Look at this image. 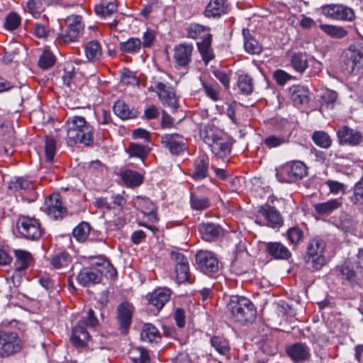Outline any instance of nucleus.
<instances>
[{"label":"nucleus","mask_w":363,"mask_h":363,"mask_svg":"<svg viewBox=\"0 0 363 363\" xmlns=\"http://www.w3.org/2000/svg\"><path fill=\"white\" fill-rule=\"evenodd\" d=\"M286 352L294 363H304L311 358V349L303 342H296L289 345Z\"/></svg>","instance_id":"obj_16"},{"label":"nucleus","mask_w":363,"mask_h":363,"mask_svg":"<svg viewBox=\"0 0 363 363\" xmlns=\"http://www.w3.org/2000/svg\"><path fill=\"white\" fill-rule=\"evenodd\" d=\"M140 337L142 340L149 342H157V340L160 338L159 330L150 323L143 325Z\"/></svg>","instance_id":"obj_39"},{"label":"nucleus","mask_w":363,"mask_h":363,"mask_svg":"<svg viewBox=\"0 0 363 363\" xmlns=\"http://www.w3.org/2000/svg\"><path fill=\"white\" fill-rule=\"evenodd\" d=\"M122 180L127 186H138L143 183V176L137 172L126 170L121 175Z\"/></svg>","instance_id":"obj_41"},{"label":"nucleus","mask_w":363,"mask_h":363,"mask_svg":"<svg viewBox=\"0 0 363 363\" xmlns=\"http://www.w3.org/2000/svg\"><path fill=\"white\" fill-rule=\"evenodd\" d=\"M151 148L147 145L130 143L127 149V152L130 157H137L143 160L150 152Z\"/></svg>","instance_id":"obj_35"},{"label":"nucleus","mask_w":363,"mask_h":363,"mask_svg":"<svg viewBox=\"0 0 363 363\" xmlns=\"http://www.w3.org/2000/svg\"><path fill=\"white\" fill-rule=\"evenodd\" d=\"M337 98L336 92L330 90L326 91L322 96V106H325L327 108H333Z\"/></svg>","instance_id":"obj_60"},{"label":"nucleus","mask_w":363,"mask_h":363,"mask_svg":"<svg viewBox=\"0 0 363 363\" xmlns=\"http://www.w3.org/2000/svg\"><path fill=\"white\" fill-rule=\"evenodd\" d=\"M90 229L88 223L82 222L73 229V237L79 242H84L89 235Z\"/></svg>","instance_id":"obj_49"},{"label":"nucleus","mask_w":363,"mask_h":363,"mask_svg":"<svg viewBox=\"0 0 363 363\" xmlns=\"http://www.w3.org/2000/svg\"><path fill=\"white\" fill-rule=\"evenodd\" d=\"M258 212L265 218L268 226L279 228L283 225L282 217L274 207L264 204L259 207Z\"/></svg>","instance_id":"obj_21"},{"label":"nucleus","mask_w":363,"mask_h":363,"mask_svg":"<svg viewBox=\"0 0 363 363\" xmlns=\"http://www.w3.org/2000/svg\"><path fill=\"white\" fill-rule=\"evenodd\" d=\"M19 233L25 238L36 240L42 236V228L40 221L32 217L21 216L17 221Z\"/></svg>","instance_id":"obj_7"},{"label":"nucleus","mask_w":363,"mask_h":363,"mask_svg":"<svg viewBox=\"0 0 363 363\" xmlns=\"http://www.w3.org/2000/svg\"><path fill=\"white\" fill-rule=\"evenodd\" d=\"M102 273L95 268L83 269L77 276V281L83 286L96 284L101 281Z\"/></svg>","instance_id":"obj_22"},{"label":"nucleus","mask_w":363,"mask_h":363,"mask_svg":"<svg viewBox=\"0 0 363 363\" xmlns=\"http://www.w3.org/2000/svg\"><path fill=\"white\" fill-rule=\"evenodd\" d=\"M172 291L167 287H158L152 292L147 294L146 297L150 304L157 310H161L169 301Z\"/></svg>","instance_id":"obj_19"},{"label":"nucleus","mask_w":363,"mask_h":363,"mask_svg":"<svg viewBox=\"0 0 363 363\" xmlns=\"http://www.w3.org/2000/svg\"><path fill=\"white\" fill-rule=\"evenodd\" d=\"M45 211L54 220L62 219L66 215V208L58 194H52L45 200Z\"/></svg>","instance_id":"obj_17"},{"label":"nucleus","mask_w":363,"mask_h":363,"mask_svg":"<svg viewBox=\"0 0 363 363\" xmlns=\"http://www.w3.org/2000/svg\"><path fill=\"white\" fill-rule=\"evenodd\" d=\"M99 322L92 309H89L86 315L83 316L78 323L72 328L70 341L76 347L86 346L90 335L87 328L96 329Z\"/></svg>","instance_id":"obj_3"},{"label":"nucleus","mask_w":363,"mask_h":363,"mask_svg":"<svg viewBox=\"0 0 363 363\" xmlns=\"http://www.w3.org/2000/svg\"><path fill=\"white\" fill-rule=\"evenodd\" d=\"M203 240L211 242L222 234V228L214 223H203L199 226Z\"/></svg>","instance_id":"obj_29"},{"label":"nucleus","mask_w":363,"mask_h":363,"mask_svg":"<svg viewBox=\"0 0 363 363\" xmlns=\"http://www.w3.org/2000/svg\"><path fill=\"white\" fill-rule=\"evenodd\" d=\"M161 144L173 155H179L186 150L184 138L178 133H167L162 135Z\"/></svg>","instance_id":"obj_11"},{"label":"nucleus","mask_w":363,"mask_h":363,"mask_svg":"<svg viewBox=\"0 0 363 363\" xmlns=\"http://www.w3.org/2000/svg\"><path fill=\"white\" fill-rule=\"evenodd\" d=\"M342 206L339 199H332L325 202L315 203L313 207L315 212L320 215H329Z\"/></svg>","instance_id":"obj_31"},{"label":"nucleus","mask_w":363,"mask_h":363,"mask_svg":"<svg viewBox=\"0 0 363 363\" xmlns=\"http://www.w3.org/2000/svg\"><path fill=\"white\" fill-rule=\"evenodd\" d=\"M326 247L325 242L320 238H313L308 244L305 261L308 267L313 271L320 270L325 264L324 255Z\"/></svg>","instance_id":"obj_5"},{"label":"nucleus","mask_w":363,"mask_h":363,"mask_svg":"<svg viewBox=\"0 0 363 363\" xmlns=\"http://www.w3.org/2000/svg\"><path fill=\"white\" fill-rule=\"evenodd\" d=\"M350 200L353 205L361 207L363 211V174L361 179L354 185Z\"/></svg>","instance_id":"obj_46"},{"label":"nucleus","mask_w":363,"mask_h":363,"mask_svg":"<svg viewBox=\"0 0 363 363\" xmlns=\"http://www.w3.org/2000/svg\"><path fill=\"white\" fill-rule=\"evenodd\" d=\"M291 63L294 69L300 73H303L308 66L307 57L303 53L293 55Z\"/></svg>","instance_id":"obj_48"},{"label":"nucleus","mask_w":363,"mask_h":363,"mask_svg":"<svg viewBox=\"0 0 363 363\" xmlns=\"http://www.w3.org/2000/svg\"><path fill=\"white\" fill-rule=\"evenodd\" d=\"M209 158L206 154H200L194 162V169L190 177L196 182L208 176Z\"/></svg>","instance_id":"obj_20"},{"label":"nucleus","mask_w":363,"mask_h":363,"mask_svg":"<svg viewBox=\"0 0 363 363\" xmlns=\"http://www.w3.org/2000/svg\"><path fill=\"white\" fill-rule=\"evenodd\" d=\"M150 89L157 93L164 106L172 110H176L178 108V99L171 86L162 82L155 80Z\"/></svg>","instance_id":"obj_9"},{"label":"nucleus","mask_w":363,"mask_h":363,"mask_svg":"<svg viewBox=\"0 0 363 363\" xmlns=\"http://www.w3.org/2000/svg\"><path fill=\"white\" fill-rule=\"evenodd\" d=\"M196 262L199 269L206 274H213L218 270V259L211 252L204 250L197 252Z\"/></svg>","instance_id":"obj_14"},{"label":"nucleus","mask_w":363,"mask_h":363,"mask_svg":"<svg viewBox=\"0 0 363 363\" xmlns=\"http://www.w3.org/2000/svg\"><path fill=\"white\" fill-rule=\"evenodd\" d=\"M170 259L174 266V274L178 283H184L189 278V264L182 253L172 252Z\"/></svg>","instance_id":"obj_13"},{"label":"nucleus","mask_w":363,"mask_h":363,"mask_svg":"<svg viewBox=\"0 0 363 363\" xmlns=\"http://www.w3.org/2000/svg\"><path fill=\"white\" fill-rule=\"evenodd\" d=\"M201 85L206 96L213 101L220 99V87L213 81H202Z\"/></svg>","instance_id":"obj_34"},{"label":"nucleus","mask_w":363,"mask_h":363,"mask_svg":"<svg viewBox=\"0 0 363 363\" xmlns=\"http://www.w3.org/2000/svg\"><path fill=\"white\" fill-rule=\"evenodd\" d=\"M70 262L69 255L66 252H60L52 257L50 263L54 268L60 269L67 267Z\"/></svg>","instance_id":"obj_53"},{"label":"nucleus","mask_w":363,"mask_h":363,"mask_svg":"<svg viewBox=\"0 0 363 363\" xmlns=\"http://www.w3.org/2000/svg\"><path fill=\"white\" fill-rule=\"evenodd\" d=\"M55 63L54 55L48 50H45L40 55L38 65L43 69H48L52 67Z\"/></svg>","instance_id":"obj_59"},{"label":"nucleus","mask_w":363,"mask_h":363,"mask_svg":"<svg viewBox=\"0 0 363 363\" xmlns=\"http://www.w3.org/2000/svg\"><path fill=\"white\" fill-rule=\"evenodd\" d=\"M204 143L211 148L212 153L218 158H225L231 152L230 141L216 132L212 128H206L202 133Z\"/></svg>","instance_id":"obj_4"},{"label":"nucleus","mask_w":363,"mask_h":363,"mask_svg":"<svg viewBox=\"0 0 363 363\" xmlns=\"http://www.w3.org/2000/svg\"><path fill=\"white\" fill-rule=\"evenodd\" d=\"M117 4L115 1H102L96 5L94 11L97 16L106 17L117 11Z\"/></svg>","instance_id":"obj_43"},{"label":"nucleus","mask_w":363,"mask_h":363,"mask_svg":"<svg viewBox=\"0 0 363 363\" xmlns=\"http://www.w3.org/2000/svg\"><path fill=\"white\" fill-rule=\"evenodd\" d=\"M312 139L316 145L322 148H328L332 144L330 137L324 131H315L313 134Z\"/></svg>","instance_id":"obj_54"},{"label":"nucleus","mask_w":363,"mask_h":363,"mask_svg":"<svg viewBox=\"0 0 363 363\" xmlns=\"http://www.w3.org/2000/svg\"><path fill=\"white\" fill-rule=\"evenodd\" d=\"M142 46L141 40L138 38H130L125 42L120 43V50L125 53H138Z\"/></svg>","instance_id":"obj_44"},{"label":"nucleus","mask_w":363,"mask_h":363,"mask_svg":"<svg viewBox=\"0 0 363 363\" xmlns=\"http://www.w3.org/2000/svg\"><path fill=\"white\" fill-rule=\"evenodd\" d=\"M325 184L330 189V192L334 195L345 194V185L337 181L329 179L325 182Z\"/></svg>","instance_id":"obj_62"},{"label":"nucleus","mask_w":363,"mask_h":363,"mask_svg":"<svg viewBox=\"0 0 363 363\" xmlns=\"http://www.w3.org/2000/svg\"><path fill=\"white\" fill-rule=\"evenodd\" d=\"M357 223L350 215L342 214L337 227L345 234H352L355 230Z\"/></svg>","instance_id":"obj_42"},{"label":"nucleus","mask_w":363,"mask_h":363,"mask_svg":"<svg viewBox=\"0 0 363 363\" xmlns=\"http://www.w3.org/2000/svg\"><path fill=\"white\" fill-rule=\"evenodd\" d=\"M14 255L16 260L14 262V268L16 272H21L28 269L34 264V259L32 255L26 250H15Z\"/></svg>","instance_id":"obj_25"},{"label":"nucleus","mask_w":363,"mask_h":363,"mask_svg":"<svg viewBox=\"0 0 363 363\" xmlns=\"http://www.w3.org/2000/svg\"><path fill=\"white\" fill-rule=\"evenodd\" d=\"M188 37L193 39L201 38L202 40H206L209 37L212 39V35L209 33V30L200 24H191L188 28Z\"/></svg>","instance_id":"obj_36"},{"label":"nucleus","mask_w":363,"mask_h":363,"mask_svg":"<svg viewBox=\"0 0 363 363\" xmlns=\"http://www.w3.org/2000/svg\"><path fill=\"white\" fill-rule=\"evenodd\" d=\"M211 40L212 39H209L208 37L206 40L197 43L198 50L206 65L214 58V54L211 48Z\"/></svg>","instance_id":"obj_40"},{"label":"nucleus","mask_w":363,"mask_h":363,"mask_svg":"<svg viewBox=\"0 0 363 363\" xmlns=\"http://www.w3.org/2000/svg\"><path fill=\"white\" fill-rule=\"evenodd\" d=\"M21 18L20 15L16 12H10L5 18L4 28L7 30H14L21 24Z\"/></svg>","instance_id":"obj_56"},{"label":"nucleus","mask_w":363,"mask_h":363,"mask_svg":"<svg viewBox=\"0 0 363 363\" xmlns=\"http://www.w3.org/2000/svg\"><path fill=\"white\" fill-rule=\"evenodd\" d=\"M228 5L226 0H211L206 6L205 15L207 17H218L225 13Z\"/></svg>","instance_id":"obj_30"},{"label":"nucleus","mask_w":363,"mask_h":363,"mask_svg":"<svg viewBox=\"0 0 363 363\" xmlns=\"http://www.w3.org/2000/svg\"><path fill=\"white\" fill-rule=\"evenodd\" d=\"M50 30L45 26L38 23L34 24L33 33L39 38H45L49 36Z\"/></svg>","instance_id":"obj_64"},{"label":"nucleus","mask_w":363,"mask_h":363,"mask_svg":"<svg viewBox=\"0 0 363 363\" xmlns=\"http://www.w3.org/2000/svg\"><path fill=\"white\" fill-rule=\"evenodd\" d=\"M337 135L340 144L357 145L362 140V134L347 126L342 127L337 132Z\"/></svg>","instance_id":"obj_23"},{"label":"nucleus","mask_w":363,"mask_h":363,"mask_svg":"<svg viewBox=\"0 0 363 363\" xmlns=\"http://www.w3.org/2000/svg\"><path fill=\"white\" fill-rule=\"evenodd\" d=\"M45 0H28L24 9L37 18L44 10Z\"/></svg>","instance_id":"obj_51"},{"label":"nucleus","mask_w":363,"mask_h":363,"mask_svg":"<svg viewBox=\"0 0 363 363\" xmlns=\"http://www.w3.org/2000/svg\"><path fill=\"white\" fill-rule=\"evenodd\" d=\"M129 356L133 363H150L148 352L143 347H133L129 352Z\"/></svg>","instance_id":"obj_45"},{"label":"nucleus","mask_w":363,"mask_h":363,"mask_svg":"<svg viewBox=\"0 0 363 363\" xmlns=\"http://www.w3.org/2000/svg\"><path fill=\"white\" fill-rule=\"evenodd\" d=\"M244 38V48L245 50L252 55L259 54L262 52V47L259 43L250 35L248 29L242 30Z\"/></svg>","instance_id":"obj_33"},{"label":"nucleus","mask_w":363,"mask_h":363,"mask_svg":"<svg viewBox=\"0 0 363 363\" xmlns=\"http://www.w3.org/2000/svg\"><path fill=\"white\" fill-rule=\"evenodd\" d=\"M191 207L196 211H203L208 208L211 202L206 197L197 196L195 194L191 193L190 197Z\"/></svg>","instance_id":"obj_50"},{"label":"nucleus","mask_w":363,"mask_h":363,"mask_svg":"<svg viewBox=\"0 0 363 363\" xmlns=\"http://www.w3.org/2000/svg\"><path fill=\"white\" fill-rule=\"evenodd\" d=\"M211 343L219 354L223 355L228 354L230 347L225 339L214 336L211 338Z\"/></svg>","instance_id":"obj_57"},{"label":"nucleus","mask_w":363,"mask_h":363,"mask_svg":"<svg viewBox=\"0 0 363 363\" xmlns=\"http://www.w3.org/2000/svg\"><path fill=\"white\" fill-rule=\"evenodd\" d=\"M133 307L128 303H121L118 308V320L122 333H126L131 323Z\"/></svg>","instance_id":"obj_24"},{"label":"nucleus","mask_w":363,"mask_h":363,"mask_svg":"<svg viewBox=\"0 0 363 363\" xmlns=\"http://www.w3.org/2000/svg\"><path fill=\"white\" fill-rule=\"evenodd\" d=\"M266 252L277 259H287L291 256L289 250L280 242H270L266 244Z\"/></svg>","instance_id":"obj_26"},{"label":"nucleus","mask_w":363,"mask_h":363,"mask_svg":"<svg viewBox=\"0 0 363 363\" xmlns=\"http://www.w3.org/2000/svg\"><path fill=\"white\" fill-rule=\"evenodd\" d=\"M114 113L122 119H128L135 117V113L128 106L122 101H118L113 106Z\"/></svg>","instance_id":"obj_47"},{"label":"nucleus","mask_w":363,"mask_h":363,"mask_svg":"<svg viewBox=\"0 0 363 363\" xmlns=\"http://www.w3.org/2000/svg\"><path fill=\"white\" fill-rule=\"evenodd\" d=\"M336 270L341 279L346 281L350 286H359L361 278L352 267L346 264L337 266Z\"/></svg>","instance_id":"obj_27"},{"label":"nucleus","mask_w":363,"mask_h":363,"mask_svg":"<svg viewBox=\"0 0 363 363\" xmlns=\"http://www.w3.org/2000/svg\"><path fill=\"white\" fill-rule=\"evenodd\" d=\"M238 86L242 94H251L253 90L252 78L247 74L240 75L238 79Z\"/></svg>","instance_id":"obj_55"},{"label":"nucleus","mask_w":363,"mask_h":363,"mask_svg":"<svg viewBox=\"0 0 363 363\" xmlns=\"http://www.w3.org/2000/svg\"><path fill=\"white\" fill-rule=\"evenodd\" d=\"M9 189L13 191H21L23 195L24 192L33 191V186L27 179L20 177L11 181L9 183Z\"/></svg>","instance_id":"obj_38"},{"label":"nucleus","mask_w":363,"mask_h":363,"mask_svg":"<svg viewBox=\"0 0 363 363\" xmlns=\"http://www.w3.org/2000/svg\"><path fill=\"white\" fill-rule=\"evenodd\" d=\"M320 28L332 38H341L345 37L347 33V30L340 26L321 24L320 25Z\"/></svg>","instance_id":"obj_52"},{"label":"nucleus","mask_w":363,"mask_h":363,"mask_svg":"<svg viewBox=\"0 0 363 363\" xmlns=\"http://www.w3.org/2000/svg\"><path fill=\"white\" fill-rule=\"evenodd\" d=\"M66 140L69 146H74L77 143L90 146L94 143V128L86 119L80 116L69 117L66 123Z\"/></svg>","instance_id":"obj_1"},{"label":"nucleus","mask_w":363,"mask_h":363,"mask_svg":"<svg viewBox=\"0 0 363 363\" xmlns=\"http://www.w3.org/2000/svg\"><path fill=\"white\" fill-rule=\"evenodd\" d=\"M66 22L68 26L67 31L65 34L59 36V39L65 43L77 41L81 37L84 28L82 16H69L66 18Z\"/></svg>","instance_id":"obj_10"},{"label":"nucleus","mask_w":363,"mask_h":363,"mask_svg":"<svg viewBox=\"0 0 363 363\" xmlns=\"http://www.w3.org/2000/svg\"><path fill=\"white\" fill-rule=\"evenodd\" d=\"M284 138L275 135H269L264 140V144L269 149L277 147L284 143Z\"/></svg>","instance_id":"obj_63"},{"label":"nucleus","mask_w":363,"mask_h":363,"mask_svg":"<svg viewBox=\"0 0 363 363\" xmlns=\"http://www.w3.org/2000/svg\"><path fill=\"white\" fill-rule=\"evenodd\" d=\"M287 238L293 244H298L303 238V231L298 227H293L288 230Z\"/></svg>","instance_id":"obj_61"},{"label":"nucleus","mask_w":363,"mask_h":363,"mask_svg":"<svg viewBox=\"0 0 363 363\" xmlns=\"http://www.w3.org/2000/svg\"><path fill=\"white\" fill-rule=\"evenodd\" d=\"M290 99L295 106L306 104L309 101L308 90L301 85H293L289 89Z\"/></svg>","instance_id":"obj_28"},{"label":"nucleus","mask_w":363,"mask_h":363,"mask_svg":"<svg viewBox=\"0 0 363 363\" xmlns=\"http://www.w3.org/2000/svg\"><path fill=\"white\" fill-rule=\"evenodd\" d=\"M194 50L192 44L187 43H179L173 49V58L178 67L188 69L191 62Z\"/></svg>","instance_id":"obj_15"},{"label":"nucleus","mask_w":363,"mask_h":363,"mask_svg":"<svg viewBox=\"0 0 363 363\" xmlns=\"http://www.w3.org/2000/svg\"><path fill=\"white\" fill-rule=\"evenodd\" d=\"M308 174V168L301 161L293 160L288 162L277 169V177L279 181L291 183L302 179Z\"/></svg>","instance_id":"obj_6"},{"label":"nucleus","mask_w":363,"mask_h":363,"mask_svg":"<svg viewBox=\"0 0 363 363\" xmlns=\"http://www.w3.org/2000/svg\"><path fill=\"white\" fill-rule=\"evenodd\" d=\"M344 69L348 73H352L363 66V47L350 46L345 52Z\"/></svg>","instance_id":"obj_12"},{"label":"nucleus","mask_w":363,"mask_h":363,"mask_svg":"<svg viewBox=\"0 0 363 363\" xmlns=\"http://www.w3.org/2000/svg\"><path fill=\"white\" fill-rule=\"evenodd\" d=\"M86 57L89 61L96 62L101 59L102 49L97 40H91L84 46Z\"/></svg>","instance_id":"obj_32"},{"label":"nucleus","mask_w":363,"mask_h":363,"mask_svg":"<svg viewBox=\"0 0 363 363\" xmlns=\"http://www.w3.org/2000/svg\"><path fill=\"white\" fill-rule=\"evenodd\" d=\"M323 13L335 20L352 21L354 16L352 9L342 4H330L323 7Z\"/></svg>","instance_id":"obj_18"},{"label":"nucleus","mask_w":363,"mask_h":363,"mask_svg":"<svg viewBox=\"0 0 363 363\" xmlns=\"http://www.w3.org/2000/svg\"><path fill=\"white\" fill-rule=\"evenodd\" d=\"M56 151V140L49 136L45 137V152L48 162H52Z\"/></svg>","instance_id":"obj_58"},{"label":"nucleus","mask_w":363,"mask_h":363,"mask_svg":"<svg viewBox=\"0 0 363 363\" xmlns=\"http://www.w3.org/2000/svg\"><path fill=\"white\" fill-rule=\"evenodd\" d=\"M22 341L16 332L0 330V357H7L18 352Z\"/></svg>","instance_id":"obj_8"},{"label":"nucleus","mask_w":363,"mask_h":363,"mask_svg":"<svg viewBox=\"0 0 363 363\" xmlns=\"http://www.w3.org/2000/svg\"><path fill=\"white\" fill-rule=\"evenodd\" d=\"M140 210L143 214L147 216L152 222L157 220L155 213V206L154 203L147 199H141L138 203Z\"/></svg>","instance_id":"obj_37"},{"label":"nucleus","mask_w":363,"mask_h":363,"mask_svg":"<svg viewBox=\"0 0 363 363\" xmlns=\"http://www.w3.org/2000/svg\"><path fill=\"white\" fill-rule=\"evenodd\" d=\"M226 307L232 320L240 325L251 323L256 318L257 310L255 305L245 296H230Z\"/></svg>","instance_id":"obj_2"}]
</instances>
